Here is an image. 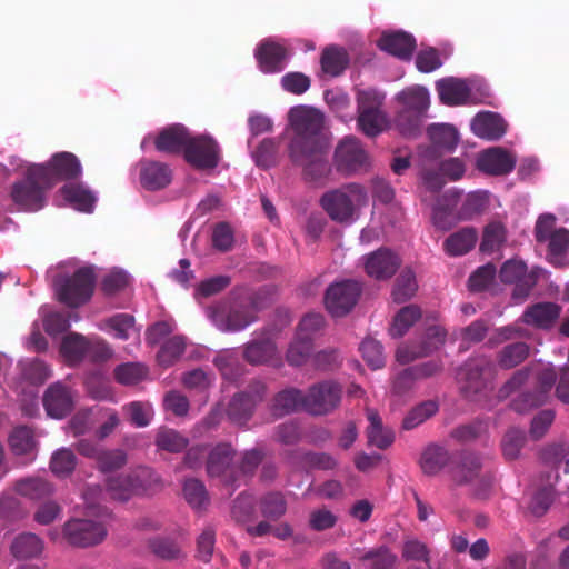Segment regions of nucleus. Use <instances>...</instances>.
<instances>
[{
    "instance_id": "f257e3e1",
    "label": "nucleus",
    "mask_w": 569,
    "mask_h": 569,
    "mask_svg": "<svg viewBox=\"0 0 569 569\" xmlns=\"http://www.w3.org/2000/svg\"><path fill=\"white\" fill-rule=\"evenodd\" d=\"M262 298L259 293L239 288L228 297L208 308V316L214 326L224 332H237L257 321Z\"/></svg>"
},
{
    "instance_id": "f03ea898",
    "label": "nucleus",
    "mask_w": 569,
    "mask_h": 569,
    "mask_svg": "<svg viewBox=\"0 0 569 569\" xmlns=\"http://www.w3.org/2000/svg\"><path fill=\"white\" fill-rule=\"evenodd\" d=\"M293 130L288 150L329 144L326 133L325 114L309 106L292 107L288 114Z\"/></svg>"
},
{
    "instance_id": "7ed1b4c3",
    "label": "nucleus",
    "mask_w": 569,
    "mask_h": 569,
    "mask_svg": "<svg viewBox=\"0 0 569 569\" xmlns=\"http://www.w3.org/2000/svg\"><path fill=\"white\" fill-rule=\"evenodd\" d=\"M48 172L42 166L30 164L21 180L11 187V199L22 211L36 212L46 204V192L51 189Z\"/></svg>"
},
{
    "instance_id": "20e7f679",
    "label": "nucleus",
    "mask_w": 569,
    "mask_h": 569,
    "mask_svg": "<svg viewBox=\"0 0 569 569\" xmlns=\"http://www.w3.org/2000/svg\"><path fill=\"white\" fill-rule=\"evenodd\" d=\"M357 101L358 129L369 138L379 136L388 126V118L382 110L385 94L376 89L359 90Z\"/></svg>"
},
{
    "instance_id": "39448f33",
    "label": "nucleus",
    "mask_w": 569,
    "mask_h": 569,
    "mask_svg": "<svg viewBox=\"0 0 569 569\" xmlns=\"http://www.w3.org/2000/svg\"><path fill=\"white\" fill-rule=\"evenodd\" d=\"M450 476L458 486L469 485L477 499H487L491 492L493 478L482 472L481 459L476 453L462 455L459 463L450 469Z\"/></svg>"
},
{
    "instance_id": "423d86ee",
    "label": "nucleus",
    "mask_w": 569,
    "mask_h": 569,
    "mask_svg": "<svg viewBox=\"0 0 569 569\" xmlns=\"http://www.w3.org/2000/svg\"><path fill=\"white\" fill-rule=\"evenodd\" d=\"M329 144L288 150L291 163L301 169L307 182L323 184L331 173L328 161Z\"/></svg>"
},
{
    "instance_id": "0eeeda50",
    "label": "nucleus",
    "mask_w": 569,
    "mask_h": 569,
    "mask_svg": "<svg viewBox=\"0 0 569 569\" xmlns=\"http://www.w3.org/2000/svg\"><path fill=\"white\" fill-rule=\"evenodd\" d=\"M96 284L92 267L79 268L72 276L56 280V292L59 301L77 308L90 300Z\"/></svg>"
},
{
    "instance_id": "6e6552de",
    "label": "nucleus",
    "mask_w": 569,
    "mask_h": 569,
    "mask_svg": "<svg viewBox=\"0 0 569 569\" xmlns=\"http://www.w3.org/2000/svg\"><path fill=\"white\" fill-rule=\"evenodd\" d=\"M366 196L365 189L358 183H348L341 188L329 190L320 198V206L332 221L347 223L352 221L356 211L355 199Z\"/></svg>"
},
{
    "instance_id": "1a4fd4ad",
    "label": "nucleus",
    "mask_w": 569,
    "mask_h": 569,
    "mask_svg": "<svg viewBox=\"0 0 569 569\" xmlns=\"http://www.w3.org/2000/svg\"><path fill=\"white\" fill-rule=\"evenodd\" d=\"M343 389L333 380H323L309 387L307 412L315 417L332 413L340 407Z\"/></svg>"
},
{
    "instance_id": "9d476101",
    "label": "nucleus",
    "mask_w": 569,
    "mask_h": 569,
    "mask_svg": "<svg viewBox=\"0 0 569 569\" xmlns=\"http://www.w3.org/2000/svg\"><path fill=\"white\" fill-rule=\"evenodd\" d=\"M183 157L197 170H211L218 167L221 150L219 143L210 136H190Z\"/></svg>"
},
{
    "instance_id": "9b49d317",
    "label": "nucleus",
    "mask_w": 569,
    "mask_h": 569,
    "mask_svg": "<svg viewBox=\"0 0 569 569\" xmlns=\"http://www.w3.org/2000/svg\"><path fill=\"white\" fill-rule=\"evenodd\" d=\"M362 288L359 282L343 280L328 287L325 295V306L332 317L348 315L357 305Z\"/></svg>"
},
{
    "instance_id": "f8f14e48",
    "label": "nucleus",
    "mask_w": 569,
    "mask_h": 569,
    "mask_svg": "<svg viewBox=\"0 0 569 569\" xmlns=\"http://www.w3.org/2000/svg\"><path fill=\"white\" fill-rule=\"evenodd\" d=\"M499 278L503 283L515 284L512 298L516 301H523L536 286L538 273L535 270L529 272L522 261L508 260L501 266Z\"/></svg>"
},
{
    "instance_id": "ddd939ff",
    "label": "nucleus",
    "mask_w": 569,
    "mask_h": 569,
    "mask_svg": "<svg viewBox=\"0 0 569 569\" xmlns=\"http://www.w3.org/2000/svg\"><path fill=\"white\" fill-rule=\"evenodd\" d=\"M63 532L70 545L80 548L99 545L107 537L102 522L90 519H72L64 525Z\"/></svg>"
},
{
    "instance_id": "4468645a",
    "label": "nucleus",
    "mask_w": 569,
    "mask_h": 569,
    "mask_svg": "<svg viewBox=\"0 0 569 569\" xmlns=\"http://www.w3.org/2000/svg\"><path fill=\"white\" fill-rule=\"evenodd\" d=\"M368 154L356 137H346L335 150V166L339 172L350 174L365 168Z\"/></svg>"
},
{
    "instance_id": "2eb2a0df",
    "label": "nucleus",
    "mask_w": 569,
    "mask_h": 569,
    "mask_svg": "<svg viewBox=\"0 0 569 569\" xmlns=\"http://www.w3.org/2000/svg\"><path fill=\"white\" fill-rule=\"evenodd\" d=\"M446 331L439 326H430L427 328L421 342L416 345H405L397 349V361L406 365L418 358L426 357L443 345Z\"/></svg>"
},
{
    "instance_id": "dca6fc26",
    "label": "nucleus",
    "mask_w": 569,
    "mask_h": 569,
    "mask_svg": "<svg viewBox=\"0 0 569 569\" xmlns=\"http://www.w3.org/2000/svg\"><path fill=\"white\" fill-rule=\"evenodd\" d=\"M492 362L486 356L468 359L457 371V379L468 391L478 392L485 388L491 375Z\"/></svg>"
},
{
    "instance_id": "f3484780",
    "label": "nucleus",
    "mask_w": 569,
    "mask_h": 569,
    "mask_svg": "<svg viewBox=\"0 0 569 569\" xmlns=\"http://www.w3.org/2000/svg\"><path fill=\"white\" fill-rule=\"evenodd\" d=\"M147 469L140 468L129 473H121L107 479L106 487L109 496L119 501H128L133 495L144 489Z\"/></svg>"
},
{
    "instance_id": "a211bd4d",
    "label": "nucleus",
    "mask_w": 569,
    "mask_h": 569,
    "mask_svg": "<svg viewBox=\"0 0 569 569\" xmlns=\"http://www.w3.org/2000/svg\"><path fill=\"white\" fill-rule=\"evenodd\" d=\"M254 58L263 73H279L286 68L289 50L284 46L267 39L256 48Z\"/></svg>"
},
{
    "instance_id": "6ab92c4d",
    "label": "nucleus",
    "mask_w": 569,
    "mask_h": 569,
    "mask_svg": "<svg viewBox=\"0 0 569 569\" xmlns=\"http://www.w3.org/2000/svg\"><path fill=\"white\" fill-rule=\"evenodd\" d=\"M41 166L48 172L51 188L57 181L74 180L82 173L79 159L73 153L67 151L53 154L46 164Z\"/></svg>"
},
{
    "instance_id": "aec40b11",
    "label": "nucleus",
    "mask_w": 569,
    "mask_h": 569,
    "mask_svg": "<svg viewBox=\"0 0 569 569\" xmlns=\"http://www.w3.org/2000/svg\"><path fill=\"white\" fill-rule=\"evenodd\" d=\"M516 162L512 153L500 147H492L479 154L477 168L490 176H506L515 169Z\"/></svg>"
},
{
    "instance_id": "412c9836",
    "label": "nucleus",
    "mask_w": 569,
    "mask_h": 569,
    "mask_svg": "<svg viewBox=\"0 0 569 569\" xmlns=\"http://www.w3.org/2000/svg\"><path fill=\"white\" fill-rule=\"evenodd\" d=\"M401 264L400 258L391 250L380 248L366 258L365 269L369 277L377 280L391 278Z\"/></svg>"
},
{
    "instance_id": "4be33fe9",
    "label": "nucleus",
    "mask_w": 569,
    "mask_h": 569,
    "mask_svg": "<svg viewBox=\"0 0 569 569\" xmlns=\"http://www.w3.org/2000/svg\"><path fill=\"white\" fill-rule=\"evenodd\" d=\"M43 407L47 413L56 419H61L73 409V398L68 387L60 382L52 383L43 395Z\"/></svg>"
},
{
    "instance_id": "5701e85b",
    "label": "nucleus",
    "mask_w": 569,
    "mask_h": 569,
    "mask_svg": "<svg viewBox=\"0 0 569 569\" xmlns=\"http://www.w3.org/2000/svg\"><path fill=\"white\" fill-rule=\"evenodd\" d=\"M467 451L460 453H450L445 447L438 445H429L422 452L420 458V467L423 473L435 476L446 466L449 470L459 463V459Z\"/></svg>"
},
{
    "instance_id": "b1692460",
    "label": "nucleus",
    "mask_w": 569,
    "mask_h": 569,
    "mask_svg": "<svg viewBox=\"0 0 569 569\" xmlns=\"http://www.w3.org/2000/svg\"><path fill=\"white\" fill-rule=\"evenodd\" d=\"M139 168L140 183L149 191L164 189L171 182L172 173L166 163L152 160H141Z\"/></svg>"
},
{
    "instance_id": "393cba45",
    "label": "nucleus",
    "mask_w": 569,
    "mask_h": 569,
    "mask_svg": "<svg viewBox=\"0 0 569 569\" xmlns=\"http://www.w3.org/2000/svg\"><path fill=\"white\" fill-rule=\"evenodd\" d=\"M191 133L182 124H172L159 132L154 140L156 149L160 152L177 154L186 151Z\"/></svg>"
},
{
    "instance_id": "a878e982",
    "label": "nucleus",
    "mask_w": 569,
    "mask_h": 569,
    "mask_svg": "<svg viewBox=\"0 0 569 569\" xmlns=\"http://www.w3.org/2000/svg\"><path fill=\"white\" fill-rule=\"evenodd\" d=\"M378 47L401 60H409L416 49V39L405 31L383 32Z\"/></svg>"
},
{
    "instance_id": "bb28decb",
    "label": "nucleus",
    "mask_w": 569,
    "mask_h": 569,
    "mask_svg": "<svg viewBox=\"0 0 569 569\" xmlns=\"http://www.w3.org/2000/svg\"><path fill=\"white\" fill-rule=\"evenodd\" d=\"M472 132L482 139L498 140L506 132L503 119L490 111L479 112L471 121Z\"/></svg>"
},
{
    "instance_id": "cd10ccee",
    "label": "nucleus",
    "mask_w": 569,
    "mask_h": 569,
    "mask_svg": "<svg viewBox=\"0 0 569 569\" xmlns=\"http://www.w3.org/2000/svg\"><path fill=\"white\" fill-rule=\"evenodd\" d=\"M560 308L552 302H540L529 307L522 315L526 325L549 329L559 318Z\"/></svg>"
},
{
    "instance_id": "c85d7f7f",
    "label": "nucleus",
    "mask_w": 569,
    "mask_h": 569,
    "mask_svg": "<svg viewBox=\"0 0 569 569\" xmlns=\"http://www.w3.org/2000/svg\"><path fill=\"white\" fill-rule=\"evenodd\" d=\"M459 198L460 192L452 190L438 199L432 212V221L438 229L448 230L456 223L457 218L452 211Z\"/></svg>"
},
{
    "instance_id": "c756f323",
    "label": "nucleus",
    "mask_w": 569,
    "mask_h": 569,
    "mask_svg": "<svg viewBox=\"0 0 569 569\" xmlns=\"http://www.w3.org/2000/svg\"><path fill=\"white\" fill-rule=\"evenodd\" d=\"M234 450L231 445L222 442L211 449L207 459V472L210 477L226 476L232 466Z\"/></svg>"
},
{
    "instance_id": "7c9ffc66",
    "label": "nucleus",
    "mask_w": 569,
    "mask_h": 569,
    "mask_svg": "<svg viewBox=\"0 0 569 569\" xmlns=\"http://www.w3.org/2000/svg\"><path fill=\"white\" fill-rule=\"evenodd\" d=\"M299 410L307 412V393L297 388H287L276 395L273 399L276 415L284 416Z\"/></svg>"
},
{
    "instance_id": "2f4dec72",
    "label": "nucleus",
    "mask_w": 569,
    "mask_h": 569,
    "mask_svg": "<svg viewBox=\"0 0 569 569\" xmlns=\"http://www.w3.org/2000/svg\"><path fill=\"white\" fill-rule=\"evenodd\" d=\"M437 90L441 102L447 106L462 104L470 94V89L466 81L456 78L438 81Z\"/></svg>"
},
{
    "instance_id": "473e14b6",
    "label": "nucleus",
    "mask_w": 569,
    "mask_h": 569,
    "mask_svg": "<svg viewBox=\"0 0 569 569\" xmlns=\"http://www.w3.org/2000/svg\"><path fill=\"white\" fill-rule=\"evenodd\" d=\"M367 418L369 427L367 429L368 442L381 450L387 449L395 441V433L391 429L382 426L381 418L376 410L368 409Z\"/></svg>"
},
{
    "instance_id": "72a5a7b5",
    "label": "nucleus",
    "mask_w": 569,
    "mask_h": 569,
    "mask_svg": "<svg viewBox=\"0 0 569 569\" xmlns=\"http://www.w3.org/2000/svg\"><path fill=\"white\" fill-rule=\"evenodd\" d=\"M397 101L402 106L401 109L419 112L427 116L430 106L429 92L425 87H409L397 94Z\"/></svg>"
},
{
    "instance_id": "f704fd0d",
    "label": "nucleus",
    "mask_w": 569,
    "mask_h": 569,
    "mask_svg": "<svg viewBox=\"0 0 569 569\" xmlns=\"http://www.w3.org/2000/svg\"><path fill=\"white\" fill-rule=\"evenodd\" d=\"M320 64L325 73L338 77L347 69L349 54L341 47L329 46L321 53Z\"/></svg>"
},
{
    "instance_id": "c9c22d12",
    "label": "nucleus",
    "mask_w": 569,
    "mask_h": 569,
    "mask_svg": "<svg viewBox=\"0 0 569 569\" xmlns=\"http://www.w3.org/2000/svg\"><path fill=\"white\" fill-rule=\"evenodd\" d=\"M477 242V232L473 228L466 227L450 234L443 242L445 251L452 257L468 253Z\"/></svg>"
},
{
    "instance_id": "e433bc0d",
    "label": "nucleus",
    "mask_w": 569,
    "mask_h": 569,
    "mask_svg": "<svg viewBox=\"0 0 569 569\" xmlns=\"http://www.w3.org/2000/svg\"><path fill=\"white\" fill-rule=\"evenodd\" d=\"M258 507L264 519L277 521L286 515L288 503L282 492L269 491L260 497Z\"/></svg>"
},
{
    "instance_id": "4c0bfd02",
    "label": "nucleus",
    "mask_w": 569,
    "mask_h": 569,
    "mask_svg": "<svg viewBox=\"0 0 569 569\" xmlns=\"http://www.w3.org/2000/svg\"><path fill=\"white\" fill-rule=\"evenodd\" d=\"M11 553L17 559L38 557L43 550V541L34 533L24 532L14 538Z\"/></svg>"
},
{
    "instance_id": "58836bf2",
    "label": "nucleus",
    "mask_w": 569,
    "mask_h": 569,
    "mask_svg": "<svg viewBox=\"0 0 569 569\" xmlns=\"http://www.w3.org/2000/svg\"><path fill=\"white\" fill-rule=\"evenodd\" d=\"M90 350V341L80 333L70 332L63 337L60 352L69 362H80Z\"/></svg>"
},
{
    "instance_id": "ea45409f",
    "label": "nucleus",
    "mask_w": 569,
    "mask_h": 569,
    "mask_svg": "<svg viewBox=\"0 0 569 569\" xmlns=\"http://www.w3.org/2000/svg\"><path fill=\"white\" fill-rule=\"evenodd\" d=\"M274 342L270 338L254 339L244 346L243 358L251 365H262L273 357Z\"/></svg>"
},
{
    "instance_id": "a19ab883",
    "label": "nucleus",
    "mask_w": 569,
    "mask_h": 569,
    "mask_svg": "<svg viewBox=\"0 0 569 569\" xmlns=\"http://www.w3.org/2000/svg\"><path fill=\"white\" fill-rule=\"evenodd\" d=\"M63 198L77 210L91 212L96 198L91 191L80 184H66L61 188Z\"/></svg>"
},
{
    "instance_id": "79ce46f5",
    "label": "nucleus",
    "mask_w": 569,
    "mask_h": 569,
    "mask_svg": "<svg viewBox=\"0 0 569 569\" xmlns=\"http://www.w3.org/2000/svg\"><path fill=\"white\" fill-rule=\"evenodd\" d=\"M360 560L366 569H397L398 557L389 547L380 546L365 552Z\"/></svg>"
},
{
    "instance_id": "37998d69",
    "label": "nucleus",
    "mask_w": 569,
    "mask_h": 569,
    "mask_svg": "<svg viewBox=\"0 0 569 569\" xmlns=\"http://www.w3.org/2000/svg\"><path fill=\"white\" fill-rule=\"evenodd\" d=\"M530 352L526 342H513L505 346L497 355V363L501 369H512L522 363Z\"/></svg>"
},
{
    "instance_id": "c03bdc74",
    "label": "nucleus",
    "mask_w": 569,
    "mask_h": 569,
    "mask_svg": "<svg viewBox=\"0 0 569 569\" xmlns=\"http://www.w3.org/2000/svg\"><path fill=\"white\" fill-rule=\"evenodd\" d=\"M256 406L253 400L244 392L236 393L227 409L229 419L237 425H244L252 416Z\"/></svg>"
},
{
    "instance_id": "a18cd8bd",
    "label": "nucleus",
    "mask_w": 569,
    "mask_h": 569,
    "mask_svg": "<svg viewBox=\"0 0 569 569\" xmlns=\"http://www.w3.org/2000/svg\"><path fill=\"white\" fill-rule=\"evenodd\" d=\"M428 136L437 149L451 151L458 143V131L451 124L439 123L428 127Z\"/></svg>"
},
{
    "instance_id": "49530a36",
    "label": "nucleus",
    "mask_w": 569,
    "mask_h": 569,
    "mask_svg": "<svg viewBox=\"0 0 569 569\" xmlns=\"http://www.w3.org/2000/svg\"><path fill=\"white\" fill-rule=\"evenodd\" d=\"M16 491L29 499L39 500L52 493V486L42 478H28L16 482Z\"/></svg>"
},
{
    "instance_id": "de8ad7c7",
    "label": "nucleus",
    "mask_w": 569,
    "mask_h": 569,
    "mask_svg": "<svg viewBox=\"0 0 569 569\" xmlns=\"http://www.w3.org/2000/svg\"><path fill=\"white\" fill-rule=\"evenodd\" d=\"M188 438L174 429L160 428L156 435V446L168 452H181L188 447Z\"/></svg>"
},
{
    "instance_id": "09e8293b",
    "label": "nucleus",
    "mask_w": 569,
    "mask_h": 569,
    "mask_svg": "<svg viewBox=\"0 0 569 569\" xmlns=\"http://www.w3.org/2000/svg\"><path fill=\"white\" fill-rule=\"evenodd\" d=\"M421 317V310L416 305H409L399 310L390 328L392 338L402 337L409 328Z\"/></svg>"
},
{
    "instance_id": "8fccbe9b",
    "label": "nucleus",
    "mask_w": 569,
    "mask_h": 569,
    "mask_svg": "<svg viewBox=\"0 0 569 569\" xmlns=\"http://www.w3.org/2000/svg\"><path fill=\"white\" fill-rule=\"evenodd\" d=\"M149 550L159 559L178 560L183 556L181 547L170 538L156 537L148 541Z\"/></svg>"
},
{
    "instance_id": "3c124183",
    "label": "nucleus",
    "mask_w": 569,
    "mask_h": 569,
    "mask_svg": "<svg viewBox=\"0 0 569 569\" xmlns=\"http://www.w3.org/2000/svg\"><path fill=\"white\" fill-rule=\"evenodd\" d=\"M418 289L415 273L410 269H405L397 277L392 298L397 303H402L411 299Z\"/></svg>"
},
{
    "instance_id": "603ef678",
    "label": "nucleus",
    "mask_w": 569,
    "mask_h": 569,
    "mask_svg": "<svg viewBox=\"0 0 569 569\" xmlns=\"http://www.w3.org/2000/svg\"><path fill=\"white\" fill-rule=\"evenodd\" d=\"M312 351V338L309 336H298L286 353V360L290 366L300 367L307 362Z\"/></svg>"
},
{
    "instance_id": "864d4df0",
    "label": "nucleus",
    "mask_w": 569,
    "mask_h": 569,
    "mask_svg": "<svg viewBox=\"0 0 569 569\" xmlns=\"http://www.w3.org/2000/svg\"><path fill=\"white\" fill-rule=\"evenodd\" d=\"M426 114L400 109L396 116L395 122L397 129L405 137H416L422 127Z\"/></svg>"
},
{
    "instance_id": "5fc2aeb1",
    "label": "nucleus",
    "mask_w": 569,
    "mask_h": 569,
    "mask_svg": "<svg viewBox=\"0 0 569 569\" xmlns=\"http://www.w3.org/2000/svg\"><path fill=\"white\" fill-rule=\"evenodd\" d=\"M279 143L272 138L263 139L252 152L256 164L268 169L277 164Z\"/></svg>"
},
{
    "instance_id": "6e6d98bb",
    "label": "nucleus",
    "mask_w": 569,
    "mask_h": 569,
    "mask_svg": "<svg viewBox=\"0 0 569 569\" xmlns=\"http://www.w3.org/2000/svg\"><path fill=\"white\" fill-rule=\"evenodd\" d=\"M9 445L16 456L31 452L36 447L32 430L24 426L14 428L9 436Z\"/></svg>"
},
{
    "instance_id": "4d7b16f0",
    "label": "nucleus",
    "mask_w": 569,
    "mask_h": 569,
    "mask_svg": "<svg viewBox=\"0 0 569 569\" xmlns=\"http://www.w3.org/2000/svg\"><path fill=\"white\" fill-rule=\"evenodd\" d=\"M186 350V341L181 336H173L166 340L157 353L160 366H171Z\"/></svg>"
},
{
    "instance_id": "13d9d810",
    "label": "nucleus",
    "mask_w": 569,
    "mask_h": 569,
    "mask_svg": "<svg viewBox=\"0 0 569 569\" xmlns=\"http://www.w3.org/2000/svg\"><path fill=\"white\" fill-rule=\"evenodd\" d=\"M488 204V197L486 192L475 191L470 192L463 200L459 212V220H470L473 217L482 213Z\"/></svg>"
},
{
    "instance_id": "bf43d9fd",
    "label": "nucleus",
    "mask_w": 569,
    "mask_h": 569,
    "mask_svg": "<svg viewBox=\"0 0 569 569\" xmlns=\"http://www.w3.org/2000/svg\"><path fill=\"white\" fill-rule=\"evenodd\" d=\"M183 497L192 509H202L209 502L208 492L202 481L187 479L183 483Z\"/></svg>"
},
{
    "instance_id": "052dcab7",
    "label": "nucleus",
    "mask_w": 569,
    "mask_h": 569,
    "mask_svg": "<svg viewBox=\"0 0 569 569\" xmlns=\"http://www.w3.org/2000/svg\"><path fill=\"white\" fill-rule=\"evenodd\" d=\"M77 466V457L71 449L60 448L53 452L50 460V469L58 477L72 473Z\"/></svg>"
},
{
    "instance_id": "680f3d73",
    "label": "nucleus",
    "mask_w": 569,
    "mask_h": 569,
    "mask_svg": "<svg viewBox=\"0 0 569 569\" xmlns=\"http://www.w3.org/2000/svg\"><path fill=\"white\" fill-rule=\"evenodd\" d=\"M127 461V453L122 449H101L96 460L97 468L103 473L121 469Z\"/></svg>"
},
{
    "instance_id": "e2e57ef3",
    "label": "nucleus",
    "mask_w": 569,
    "mask_h": 569,
    "mask_svg": "<svg viewBox=\"0 0 569 569\" xmlns=\"http://www.w3.org/2000/svg\"><path fill=\"white\" fill-rule=\"evenodd\" d=\"M438 411V403L432 400L425 401L413 409H411L402 420V427L406 430H411L427 419L436 415Z\"/></svg>"
},
{
    "instance_id": "0e129e2a",
    "label": "nucleus",
    "mask_w": 569,
    "mask_h": 569,
    "mask_svg": "<svg viewBox=\"0 0 569 569\" xmlns=\"http://www.w3.org/2000/svg\"><path fill=\"white\" fill-rule=\"evenodd\" d=\"M148 369L139 362H128L116 367L114 378L121 385H137L146 378Z\"/></svg>"
},
{
    "instance_id": "69168bd1",
    "label": "nucleus",
    "mask_w": 569,
    "mask_h": 569,
    "mask_svg": "<svg viewBox=\"0 0 569 569\" xmlns=\"http://www.w3.org/2000/svg\"><path fill=\"white\" fill-rule=\"evenodd\" d=\"M20 367L23 379L32 385H41L50 377L47 365L38 358L23 360Z\"/></svg>"
},
{
    "instance_id": "338daca9",
    "label": "nucleus",
    "mask_w": 569,
    "mask_h": 569,
    "mask_svg": "<svg viewBox=\"0 0 569 569\" xmlns=\"http://www.w3.org/2000/svg\"><path fill=\"white\" fill-rule=\"evenodd\" d=\"M360 351L367 365L373 369H380L385 366L386 358L382 345L372 338L365 339L360 345Z\"/></svg>"
},
{
    "instance_id": "774afa93",
    "label": "nucleus",
    "mask_w": 569,
    "mask_h": 569,
    "mask_svg": "<svg viewBox=\"0 0 569 569\" xmlns=\"http://www.w3.org/2000/svg\"><path fill=\"white\" fill-rule=\"evenodd\" d=\"M506 238V231L501 223H489L482 234L480 250L485 253H492L499 250Z\"/></svg>"
}]
</instances>
